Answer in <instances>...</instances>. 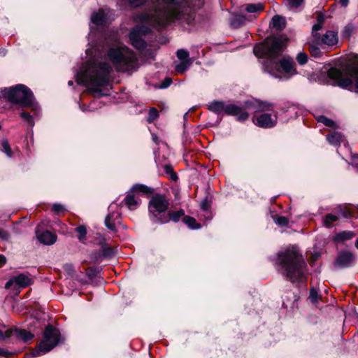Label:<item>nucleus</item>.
Here are the masks:
<instances>
[{
  "mask_svg": "<svg viewBox=\"0 0 358 358\" xmlns=\"http://www.w3.org/2000/svg\"><path fill=\"white\" fill-rule=\"evenodd\" d=\"M148 0H128L133 7H139ZM154 9L136 17V21L148 24L157 29L178 22L190 24L196 13L203 6L204 0H151Z\"/></svg>",
  "mask_w": 358,
  "mask_h": 358,
  "instance_id": "f257e3e1",
  "label": "nucleus"
},
{
  "mask_svg": "<svg viewBox=\"0 0 358 358\" xmlns=\"http://www.w3.org/2000/svg\"><path fill=\"white\" fill-rule=\"evenodd\" d=\"M283 42L276 37L267 38L263 43L257 44L253 49L254 54L259 58H266L264 70L275 78H281L283 72L288 78L297 73L294 61L289 57L278 59L282 52Z\"/></svg>",
  "mask_w": 358,
  "mask_h": 358,
  "instance_id": "f03ea898",
  "label": "nucleus"
},
{
  "mask_svg": "<svg viewBox=\"0 0 358 358\" xmlns=\"http://www.w3.org/2000/svg\"><path fill=\"white\" fill-rule=\"evenodd\" d=\"M307 265L295 247H290L278 255V270L292 283L303 282L307 278Z\"/></svg>",
  "mask_w": 358,
  "mask_h": 358,
  "instance_id": "7ed1b4c3",
  "label": "nucleus"
},
{
  "mask_svg": "<svg viewBox=\"0 0 358 358\" xmlns=\"http://www.w3.org/2000/svg\"><path fill=\"white\" fill-rule=\"evenodd\" d=\"M111 69L106 62L90 64L77 73L76 81L78 85H85L95 93H101V90L98 87L108 84Z\"/></svg>",
  "mask_w": 358,
  "mask_h": 358,
  "instance_id": "20e7f679",
  "label": "nucleus"
},
{
  "mask_svg": "<svg viewBox=\"0 0 358 358\" xmlns=\"http://www.w3.org/2000/svg\"><path fill=\"white\" fill-rule=\"evenodd\" d=\"M327 73L332 85L358 93V62L348 65L342 71L331 68Z\"/></svg>",
  "mask_w": 358,
  "mask_h": 358,
  "instance_id": "39448f33",
  "label": "nucleus"
},
{
  "mask_svg": "<svg viewBox=\"0 0 358 358\" xmlns=\"http://www.w3.org/2000/svg\"><path fill=\"white\" fill-rule=\"evenodd\" d=\"M249 108H252L255 113L252 117L254 124L262 128H272L277 124L278 116L276 113H267L273 111L274 104L268 102L255 100L253 102L247 103Z\"/></svg>",
  "mask_w": 358,
  "mask_h": 358,
  "instance_id": "423d86ee",
  "label": "nucleus"
},
{
  "mask_svg": "<svg viewBox=\"0 0 358 358\" xmlns=\"http://www.w3.org/2000/svg\"><path fill=\"white\" fill-rule=\"evenodd\" d=\"M3 99L22 107H32L34 115L38 114L39 109L34 104V95L31 91L23 85H17L1 90Z\"/></svg>",
  "mask_w": 358,
  "mask_h": 358,
  "instance_id": "0eeeda50",
  "label": "nucleus"
},
{
  "mask_svg": "<svg viewBox=\"0 0 358 358\" xmlns=\"http://www.w3.org/2000/svg\"><path fill=\"white\" fill-rule=\"evenodd\" d=\"M108 55L117 71L128 72L137 68L138 61L136 55L126 46L111 48Z\"/></svg>",
  "mask_w": 358,
  "mask_h": 358,
  "instance_id": "6e6552de",
  "label": "nucleus"
},
{
  "mask_svg": "<svg viewBox=\"0 0 358 358\" xmlns=\"http://www.w3.org/2000/svg\"><path fill=\"white\" fill-rule=\"evenodd\" d=\"M59 340V330L51 325H48L44 331L43 340L39 345L29 353V356L32 357H39L50 352L58 344Z\"/></svg>",
  "mask_w": 358,
  "mask_h": 358,
  "instance_id": "1a4fd4ad",
  "label": "nucleus"
},
{
  "mask_svg": "<svg viewBox=\"0 0 358 358\" xmlns=\"http://www.w3.org/2000/svg\"><path fill=\"white\" fill-rule=\"evenodd\" d=\"M169 202L164 195H155L149 202L148 209L151 220L157 223L169 222L166 211L169 208Z\"/></svg>",
  "mask_w": 358,
  "mask_h": 358,
  "instance_id": "9d476101",
  "label": "nucleus"
},
{
  "mask_svg": "<svg viewBox=\"0 0 358 358\" xmlns=\"http://www.w3.org/2000/svg\"><path fill=\"white\" fill-rule=\"evenodd\" d=\"M150 31V29L145 25H137L131 29L129 35L131 45L138 50L145 49L147 44L144 38Z\"/></svg>",
  "mask_w": 358,
  "mask_h": 358,
  "instance_id": "9b49d317",
  "label": "nucleus"
},
{
  "mask_svg": "<svg viewBox=\"0 0 358 358\" xmlns=\"http://www.w3.org/2000/svg\"><path fill=\"white\" fill-rule=\"evenodd\" d=\"M338 43V35L334 31H327L323 35L319 34H315V57L319 56L317 50L318 46H320L322 49L325 47H330L335 45Z\"/></svg>",
  "mask_w": 358,
  "mask_h": 358,
  "instance_id": "f8f14e48",
  "label": "nucleus"
},
{
  "mask_svg": "<svg viewBox=\"0 0 358 358\" xmlns=\"http://www.w3.org/2000/svg\"><path fill=\"white\" fill-rule=\"evenodd\" d=\"M250 102L251 101L245 102L244 107L233 103L227 104L225 114L228 115L236 116V119L238 121L245 122L249 117L248 113L245 112V110L252 108H249L248 104H247V103Z\"/></svg>",
  "mask_w": 358,
  "mask_h": 358,
  "instance_id": "ddd939ff",
  "label": "nucleus"
},
{
  "mask_svg": "<svg viewBox=\"0 0 358 358\" xmlns=\"http://www.w3.org/2000/svg\"><path fill=\"white\" fill-rule=\"evenodd\" d=\"M115 208L116 205L114 203L109 206V213L105 219V224L106 227L111 231H115L116 224L120 223L121 213L120 211H115Z\"/></svg>",
  "mask_w": 358,
  "mask_h": 358,
  "instance_id": "4468645a",
  "label": "nucleus"
},
{
  "mask_svg": "<svg viewBox=\"0 0 358 358\" xmlns=\"http://www.w3.org/2000/svg\"><path fill=\"white\" fill-rule=\"evenodd\" d=\"M33 283V280L30 275L19 274L10 278L5 285L6 289H9L13 285L24 288Z\"/></svg>",
  "mask_w": 358,
  "mask_h": 358,
  "instance_id": "2eb2a0df",
  "label": "nucleus"
},
{
  "mask_svg": "<svg viewBox=\"0 0 358 358\" xmlns=\"http://www.w3.org/2000/svg\"><path fill=\"white\" fill-rule=\"evenodd\" d=\"M6 336H9V338L14 337L16 340L26 343L32 340L34 334L25 329L12 328L6 330Z\"/></svg>",
  "mask_w": 358,
  "mask_h": 358,
  "instance_id": "dca6fc26",
  "label": "nucleus"
},
{
  "mask_svg": "<svg viewBox=\"0 0 358 358\" xmlns=\"http://www.w3.org/2000/svg\"><path fill=\"white\" fill-rule=\"evenodd\" d=\"M354 260L353 255L350 252H342L338 254L334 266L336 267H348Z\"/></svg>",
  "mask_w": 358,
  "mask_h": 358,
  "instance_id": "f3484780",
  "label": "nucleus"
},
{
  "mask_svg": "<svg viewBox=\"0 0 358 358\" xmlns=\"http://www.w3.org/2000/svg\"><path fill=\"white\" fill-rule=\"evenodd\" d=\"M36 234L39 242L44 245H52L56 242V235L49 231H44L40 233L37 229Z\"/></svg>",
  "mask_w": 358,
  "mask_h": 358,
  "instance_id": "a211bd4d",
  "label": "nucleus"
},
{
  "mask_svg": "<svg viewBox=\"0 0 358 358\" xmlns=\"http://www.w3.org/2000/svg\"><path fill=\"white\" fill-rule=\"evenodd\" d=\"M227 104L222 101H213L208 104V109L216 114L225 113Z\"/></svg>",
  "mask_w": 358,
  "mask_h": 358,
  "instance_id": "6ab92c4d",
  "label": "nucleus"
},
{
  "mask_svg": "<svg viewBox=\"0 0 358 358\" xmlns=\"http://www.w3.org/2000/svg\"><path fill=\"white\" fill-rule=\"evenodd\" d=\"M264 4L261 3H247L243 5L241 8V12L243 13L244 11L249 13H257L264 10Z\"/></svg>",
  "mask_w": 358,
  "mask_h": 358,
  "instance_id": "aec40b11",
  "label": "nucleus"
},
{
  "mask_svg": "<svg viewBox=\"0 0 358 358\" xmlns=\"http://www.w3.org/2000/svg\"><path fill=\"white\" fill-rule=\"evenodd\" d=\"M124 202L129 210H134L138 208L139 201L136 199L131 192L127 193L124 199Z\"/></svg>",
  "mask_w": 358,
  "mask_h": 358,
  "instance_id": "412c9836",
  "label": "nucleus"
},
{
  "mask_svg": "<svg viewBox=\"0 0 358 358\" xmlns=\"http://www.w3.org/2000/svg\"><path fill=\"white\" fill-rule=\"evenodd\" d=\"M356 234L351 231H343L335 235L333 240L336 243H344L353 238Z\"/></svg>",
  "mask_w": 358,
  "mask_h": 358,
  "instance_id": "4be33fe9",
  "label": "nucleus"
},
{
  "mask_svg": "<svg viewBox=\"0 0 358 358\" xmlns=\"http://www.w3.org/2000/svg\"><path fill=\"white\" fill-rule=\"evenodd\" d=\"M328 142L334 146H338L342 143L345 142V136L339 132H334L327 136Z\"/></svg>",
  "mask_w": 358,
  "mask_h": 358,
  "instance_id": "5701e85b",
  "label": "nucleus"
},
{
  "mask_svg": "<svg viewBox=\"0 0 358 358\" xmlns=\"http://www.w3.org/2000/svg\"><path fill=\"white\" fill-rule=\"evenodd\" d=\"M91 22L96 25H103L106 22V15L103 10L94 12L91 15Z\"/></svg>",
  "mask_w": 358,
  "mask_h": 358,
  "instance_id": "b1692460",
  "label": "nucleus"
},
{
  "mask_svg": "<svg viewBox=\"0 0 358 358\" xmlns=\"http://www.w3.org/2000/svg\"><path fill=\"white\" fill-rule=\"evenodd\" d=\"M271 25L278 30H282L286 25L285 18L282 16L275 15L272 17Z\"/></svg>",
  "mask_w": 358,
  "mask_h": 358,
  "instance_id": "393cba45",
  "label": "nucleus"
},
{
  "mask_svg": "<svg viewBox=\"0 0 358 358\" xmlns=\"http://www.w3.org/2000/svg\"><path fill=\"white\" fill-rule=\"evenodd\" d=\"M316 120H317V122L322 123L326 127L333 128V129H336L338 127L336 123L334 121H333L331 119H329L324 115L318 116Z\"/></svg>",
  "mask_w": 358,
  "mask_h": 358,
  "instance_id": "a878e982",
  "label": "nucleus"
},
{
  "mask_svg": "<svg viewBox=\"0 0 358 358\" xmlns=\"http://www.w3.org/2000/svg\"><path fill=\"white\" fill-rule=\"evenodd\" d=\"M131 192L133 193V192H142L143 194H151L153 192L152 188L148 187L145 185L142 184H136L134 185L131 189Z\"/></svg>",
  "mask_w": 358,
  "mask_h": 358,
  "instance_id": "bb28decb",
  "label": "nucleus"
},
{
  "mask_svg": "<svg viewBox=\"0 0 358 358\" xmlns=\"http://www.w3.org/2000/svg\"><path fill=\"white\" fill-rule=\"evenodd\" d=\"M184 215L185 211L183 210H180L178 211H170L167 215H166L169 219V221L171 220L175 222H178L179 220Z\"/></svg>",
  "mask_w": 358,
  "mask_h": 358,
  "instance_id": "cd10ccee",
  "label": "nucleus"
},
{
  "mask_svg": "<svg viewBox=\"0 0 358 358\" xmlns=\"http://www.w3.org/2000/svg\"><path fill=\"white\" fill-rule=\"evenodd\" d=\"M183 222L192 229L200 228V224H197L196 220L192 217L185 216L183 217Z\"/></svg>",
  "mask_w": 358,
  "mask_h": 358,
  "instance_id": "c85d7f7f",
  "label": "nucleus"
},
{
  "mask_svg": "<svg viewBox=\"0 0 358 358\" xmlns=\"http://www.w3.org/2000/svg\"><path fill=\"white\" fill-rule=\"evenodd\" d=\"M338 220V216L333 214H327L324 218V224L327 227H331L332 224Z\"/></svg>",
  "mask_w": 358,
  "mask_h": 358,
  "instance_id": "c756f323",
  "label": "nucleus"
},
{
  "mask_svg": "<svg viewBox=\"0 0 358 358\" xmlns=\"http://www.w3.org/2000/svg\"><path fill=\"white\" fill-rule=\"evenodd\" d=\"M355 27L352 24H347L342 31V36L343 38H349L353 34Z\"/></svg>",
  "mask_w": 358,
  "mask_h": 358,
  "instance_id": "7c9ffc66",
  "label": "nucleus"
},
{
  "mask_svg": "<svg viewBox=\"0 0 358 358\" xmlns=\"http://www.w3.org/2000/svg\"><path fill=\"white\" fill-rule=\"evenodd\" d=\"M76 231L78 233V238L80 241H83L85 238L87 234L86 227L83 225H80L76 229Z\"/></svg>",
  "mask_w": 358,
  "mask_h": 358,
  "instance_id": "2f4dec72",
  "label": "nucleus"
},
{
  "mask_svg": "<svg viewBox=\"0 0 358 358\" xmlns=\"http://www.w3.org/2000/svg\"><path fill=\"white\" fill-rule=\"evenodd\" d=\"M325 20V16L322 13H318L317 15V24H315V31H318L322 28V25Z\"/></svg>",
  "mask_w": 358,
  "mask_h": 358,
  "instance_id": "473e14b6",
  "label": "nucleus"
},
{
  "mask_svg": "<svg viewBox=\"0 0 358 358\" xmlns=\"http://www.w3.org/2000/svg\"><path fill=\"white\" fill-rule=\"evenodd\" d=\"M159 116L158 110L155 108H151L148 112V122H152Z\"/></svg>",
  "mask_w": 358,
  "mask_h": 358,
  "instance_id": "72a5a7b5",
  "label": "nucleus"
},
{
  "mask_svg": "<svg viewBox=\"0 0 358 358\" xmlns=\"http://www.w3.org/2000/svg\"><path fill=\"white\" fill-rule=\"evenodd\" d=\"M20 116L23 118L31 127L34 125V121L33 116L31 115L29 113L22 111L20 113Z\"/></svg>",
  "mask_w": 358,
  "mask_h": 358,
  "instance_id": "f704fd0d",
  "label": "nucleus"
},
{
  "mask_svg": "<svg viewBox=\"0 0 358 358\" xmlns=\"http://www.w3.org/2000/svg\"><path fill=\"white\" fill-rule=\"evenodd\" d=\"M189 52L183 49H180L177 51V57L182 62L189 61Z\"/></svg>",
  "mask_w": 358,
  "mask_h": 358,
  "instance_id": "c9c22d12",
  "label": "nucleus"
},
{
  "mask_svg": "<svg viewBox=\"0 0 358 358\" xmlns=\"http://www.w3.org/2000/svg\"><path fill=\"white\" fill-rule=\"evenodd\" d=\"M1 146L2 150L6 154L8 157H10L12 156V151L8 141L7 140H3Z\"/></svg>",
  "mask_w": 358,
  "mask_h": 358,
  "instance_id": "e433bc0d",
  "label": "nucleus"
},
{
  "mask_svg": "<svg viewBox=\"0 0 358 358\" xmlns=\"http://www.w3.org/2000/svg\"><path fill=\"white\" fill-rule=\"evenodd\" d=\"M287 1L289 8L292 10L299 8L303 2V0H287Z\"/></svg>",
  "mask_w": 358,
  "mask_h": 358,
  "instance_id": "4c0bfd02",
  "label": "nucleus"
},
{
  "mask_svg": "<svg viewBox=\"0 0 358 358\" xmlns=\"http://www.w3.org/2000/svg\"><path fill=\"white\" fill-rule=\"evenodd\" d=\"M273 220L279 226H287L289 222L288 219L284 216H275Z\"/></svg>",
  "mask_w": 358,
  "mask_h": 358,
  "instance_id": "58836bf2",
  "label": "nucleus"
},
{
  "mask_svg": "<svg viewBox=\"0 0 358 358\" xmlns=\"http://www.w3.org/2000/svg\"><path fill=\"white\" fill-rule=\"evenodd\" d=\"M189 64V61L182 62L180 64H178L176 66V70L177 72L182 73L183 72H185L187 70Z\"/></svg>",
  "mask_w": 358,
  "mask_h": 358,
  "instance_id": "ea45409f",
  "label": "nucleus"
},
{
  "mask_svg": "<svg viewBox=\"0 0 358 358\" xmlns=\"http://www.w3.org/2000/svg\"><path fill=\"white\" fill-rule=\"evenodd\" d=\"M296 60L300 65H303L308 61V56L304 52H299L296 56Z\"/></svg>",
  "mask_w": 358,
  "mask_h": 358,
  "instance_id": "a19ab883",
  "label": "nucleus"
},
{
  "mask_svg": "<svg viewBox=\"0 0 358 358\" xmlns=\"http://www.w3.org/2000/svg\"><path fill=\"white\" fill-rule=\"evenodd\" d=\"M52 210L55 213H59L64 212L65 209L62 205H61L59 203H55L52 206Z\"/></svg>",
  "mask_w": 358,
  "mask_h": 358,
  "instance_id": "79ce46f5",
  "label": "nucleus"
},
{
  "mask_svg": "<svg viewBox=\"0 0 358 358\" xmlns=\"http://www.w3.org/2000/svg\"><path fill=\"white\" fill-rule=\"evenodd\" d=\"M102 254L104 257H110L113 254V249L111 248L105 247L103 248Z\"/></svg>",
  "mask_w": 358,
  "mask_h": 358,
  "instance_id": "37998d69",
  "label": "nucleus"
},
{
  "mask_svg": "<svg viewBox=\"0 0 358 358\" xmlns=\"http://www.w3.org/2000/svg\"><path fill=\"white\" fill-rule=\"evenodd\" d=\"M172 83V80L170 78H166L164 79V80L162 83L160 85V88H166L168 87Z\"/></svg>",
  "mask_w": 358,
  "mask_h": 358,
  "instance_id": "c03bdc74",
  "label": "nucleus"
},
{
  "mask_svg": "<svg viewBox=\"0 0 358 358\" xmlns=\"http://www.w3.org/2000/svg\"><path fill=\"white\" fill-rule=\"evenodd\" d=\"M165 171L166 173H171V179L176 180L177 179V176L176 173H173L172 167L171 166L166 165L165 166Z\"/></svg>",
  "mask_w": 358,
  "mask_h": 358,
  "instance_id": "a18cd8bd",
  "label": "nucleus"
},
{
  "mask_svg": "<svg viewBox=\"0 0 358 358\" xmlns=\"http://www.w3.org/2000/svg\"><path fill=\"white\" fill-rule=\"evenodd\" d=\"M9 237H10V234L7 231H6L3 229H0V238L1 239L8 240L9 238Z\"/></svg>",
  "mask_w": 358,
  "mask_h": 358,
  "instance_id": "49530a36",
  "label": "nucleus"
},
{
  "mask_svg": "<svg viewBox=\"0 0 358 358\" xmlns=\"http://www.w3.org/2000/svg\"><path fill=\"white\" fill-rule=\"evenodd\" d=\"M341 214L345 218H350L352 216V213L350 210H341Z\"/></svg>",
  "mask_w": 358,
  "mask_h": 358,
  "instance_id": "de8ad7c7",
  "label": "nucleus"
},
{
  "mask_svg": "<svg viewBox=\"0 0 358 358\" xmlns=\"http://www.w3.org/2000/svg\"><path fill=\"white\" fill-rule=\"evenodd\" d=\"M10 355V353L8 351L6 350L3 348H0V356L8 357Z\"/></svg>",
  "mask_w": 358,
  "mask_h": 358,
  "instance_id": "09e8293b",
  "label": "nucleus"
},
{
  "mask_svg": "<svg viewBox=\"0 0 358 358\" xmlns=\"http://www.w3.org/2000/svg\"><path fill=\"white\" fill-rule=\"evenodd\" d=\"M308 299L311 303H313V287H311L309 289Z\"/></svg>",
  "mask_w": 358,
  "mask_h": 358,
  "instance_id": "8fccbe9b",
  "label": "nucleus"
},
{
  "mask_svg": "<svg viewBox=\"0 0 358 358\" xmlns=\"http://www.w3.org/2000/svg\"><path fill=\"white\" fill-rule=\"evenodd\" d=\"M6 338H9V336H6V331L3 333L0 330V341H3Z\"/></svg>",
  "mask_w": 358,
  "mask_h": 358,
  "instance_id": "3c124183",
  "label": "nucleus"
},
{
  "mask_svg": "<svg viewBox=\"0 0 358 358\" xmlns=\"http://www.w3.org/2000/svg\"><path fill=\"white\" fill-rule=\"evenodd\" d=\"M350 0H339V3L341 6L345 8L348 6Z\"/></svg>",
  "mask_w": 358,
  "mask_h": 358,
  "instance_id": "603ef678",
  "label": "nucleus"
},
{
  "mask_svg": "<svg viewBox=\"0 0 358 358\" xmlns=\"http://www.w3.org/2000/svg\"><path fill=\"white\" fill-rule=\"evenodd\" d=\"M6 262V257L3 255H0V266L5 264Z\"/></svg>",
  "mask_w": 358,
  "mask_h": 358,
  "instance_id": "864d4df0",
  "label": "nucleus"
},
{
  "mask_svg": "<svg viewBox=\"0 0 358 358\" xmlns=\"http://www.w3.org/2000/svg\"><path fill=\"white\" fill-rule=\"evenodd\" d=\"M314 299H315V306H316L317 303L318 302V300L320 299V297L317 294V291L315 289V296H314Z\"/></svg>",
  "mask_w": 358,
  "mask_h": 358,
  "instance_id": "5fc2aeb1",
  "label": "nucleus"
},
{
  "mask_svg": "<svg viewBox=\"0 0 358 358\" xmlns=\"http://www.w3.org/2000/svg\"><path fill=\"white\" fill-rule=\"evenodd\" d=\"M80 108L81 110H83V112L87 111V110H91L89 108V106H86L85 104H83V105L80 106Z\"/></svg>",
  "mask_w": 358,
  "mask_h": 358,
  "instance_id": "6e6d98bb",
  "label": "nucleus"
},
{
  "mask_svg": "<svg viewBox=\"0 0 358 358\" xmlns=\"http://www.w3.org/2000/svg\"><path fill=\"white\" fill-rule=\"evenodd\" d=\"M201 208L203 210H206L208 208V206L206 201H203L201 203Z\"/></svg>",
  "mask_w": 358,
  "mask_h": 358,
  "instance_id": "4d7b16f0",
  "label": "nucleus"
},
{
  "mask_svg": "<svg viewBox=\"0 0 358 358\" xmlns=\"http://www.w3.org/2000/svg\"><path fill=\"white\" fill-rule=\"evenodd\" d=\"M68 85H69V86H71V85H73V82L72 80H69V83H68Z\"/></svg>",
  "mask_w": 358,
  "mask_h": 358,
  "instance_id": "13d9d810",
  "label": "nucleus"
},
{
  "mask_svg": "<svg viewBox=\"0 0 358 358\" xmlns=\"http://www.w3.org/2000/svg\"><path fill=\"white\" fill-rule=\"evenodd\" d=\"M318 256H320V255L316 253V252H315V255H314L315 260L317 258Z\"/></svg>",
  "mask_w": 358,
  "mask_h": 358,
  "instance_id": "bf43d9fd",
  "label": "nucleus"
},
{
  "mask_svg": "<svg viewBox=\"0 0 358 358\" xmlns=\"http://www.w3.org/2000/svg\"><path fill=\"white\" fill-rule=\"evenodd\" d=\"M355 246L358 249V238L355 241Z\"/></svg>",
  "mask_w": 358,
  "mask_h": 358,
  "instance_id": "052dcab7",
  "label": "nucleus"
},
{
  "mask_svg": "<svg viewBox=\"0 0 358 358\" xmlns=\"http://www.w3.org/2000/svg\"><path fill=\"white\" fill-rule=\"evenodd\" d=\"M240 17H243V18H245V16L243 15H241Z\"/></svg>",
  "mask_w": 358,
  "mask_h": 358,
  "instance_id": "680f3d73",
  "label": "nucleus"
},
{
  "mask_svg": "<svg viewBox=\"0 0 358 358\" xmlns=\"http://www.w3.org/2000/svg\"><path fill=\"white\" fill-rule=\"evenodd\" d=\"M309 48H310V50L311 51L312 46H311V45H310V46H309Z\"/></svg>",
  "mask_w": 358,
  "mask_h": 358,
  "instance_id": "e2e57ef3",
  "label": "nucleus"
},
{
  "mask_svg": "<svg viewBox=\"0 0 358 358\" xmlns=\"http://www.w3.org/2000/svg\"><path fill=\"white\" fill-rule=\"evenodd\" d=\"M357 209H358V205H357Z\"/></svg>",
  "mask_w": 358,
  "mask_h": 358,
  "instance_id": "0e129e2a",
  "label": "nucleus"
}]
</instances>
